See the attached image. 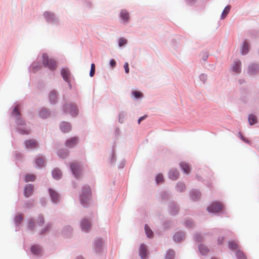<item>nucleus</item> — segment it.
Listing matches in <instances>:
<instances>
[{"instance_id":"f257e3e1","label":"nucleus","mask_w":259,"mask_h":259,"mask_svg":"<svg viewBox=\"0 0 259 259\" xmlns=\"http://www.w3.org/2000/svg\"><path fill=\"white\" fill-rule=\"evenodd\" d=\"M91 196V190L89 186H85L80 195V202L84 206H87L90 203V200Z\"/></svg>"},{"instance_id":"f03ea898","label":"nucleus","mask_w":259,"mask_h":259,"mask_svg":"<svg viewBox=\"0 0 259 259\" xmlns=\"http://www.w3.org/2000/svg\"><path fill=\"white\" fill-rule=\"evenodd\" d=\"M42 64L45 67L49 68L51 70L53 71L57 67L56 61L52 58H49L47 55L42 56Z\"/></svg>"},{"instance_id":"7ed1b4c3","label":"nucleus","mask_w":259,"mask_h":259,"mask_svg":"<svg viewBox=\"0 0 259 259\" xmlns=\"http://www.w3.org/2000/svg\"><path fill=\"white\" fill-rule=\"evenodd\" d=\"M223 208V206L222 203L219 202H214L207 207V210L209 212L217 213L221 211Z\"/></svg>"},{"instance_id":"20e7f679","label":"nucleus","mask_w":259,"mask_h":259,"mask_svg":"<svg viewBox=\"0 0 259 259\" xmlns=\"http://www.w3.org/2000/svg\"><path fill=\"white\" fill-rule=\"evenodd\" d=\"M70 168L74 176L76 178L79 177L82 170L79 164L77 162H73L70 164Z\"/></svg>"},{"instance_id":"39448f33","label":"nucleus","mask_w":259,"mask_h":259,"mask_svg":"<svg viewBox=\"0 0 259 259\" xmlns=\"http://www.w3.org/2000/svg\"><path fill=\"white\" fill-rule=\"evenodd\" d=\"M65 111L69 113L72 116L75 117L78 113V109L75 106L70 104L66 105L64 107Z\"/></svg>"},{"instance_id":"423d86ee","label":"nucleus","mask_w":259,"mask_h":259,"mask_svg":"<svg viewBox=\"0 0 259 259\" xmlns=\"http://www.w3.org/2000/svg\"><path fill=\"white\" fill-rule=\"evenodd\" d=\"M22 122H23L20 121V119L17 117V131L21 134H28L29 131L23 126L24 125Z\"/></svg>"},{"instance_id":"0eeeda50","label":"nucleus","mask_w":259,"mask_h":259,"mask_svg":"<svg viewBox=\"0 0 259 259\" xmlns=\"http://www.w3.org/2000/svg\"><path fill=\"white\" fill-rule=\"evenodd\" d=\"M49 192L52 201L55 203H57L60 200L59 194L52 188H49Z\"/></svg>"},{"instance_id":"6e6552de","label":"nucleus","mask_w":259,"mask_h":259,"mask_svg":"<svg viewBox=\"0 0 259 259\" xmlns=\"http://www.w3.org/2000/svg\"><path fill=\"white\" fill-rule=\"evenodd\" d=\"M34 186L32 184H27L24 189V195L26 197L31 196L33 192Z\"/></svg>"},{"instance_id":"1a4fd4ad","label":"nucleus","mask_w":259,"mask_h":259,"mask_svg":"<svg viewBox=\"0 0 259 259\" xmlns=\"http://www.w3.org/2000/svg\"><path fill=\"white\" fill-rule=\"evenodd\" d=\"M81 228L83 231H89L91 229L90 221L87 219H83L80 223Z\"/></svg>"},{"instance_id":"9d476101","label":"nucleus","mask_w":259,"mask_h":259,"mask_svg":"<svg viewBox=\"0 0 259 259\" xmlns=\"http://www.w3.org/2000/svg\"><path fill=\"white\" fill-rule=\"evenodd\" d=\"M25 145L27 149H33L38 147L37 142L33 139L26 140L25 142Z\"/></svg>"},{"instance_id":"9b49d317","label":"nucleus","mask_w":259,"mask_h":259,"mask_svg":"<svg viewBox=\"0 0 259 259\" xmlns=\"http://www.w3.org/2000/svg\"><path fill=\"white\" fill-rule=\"evenodd\" d=\"M78 142V139L77 137H73L72 138H70L66 141L65 145L68 148H72L74 147L75 145L77 144V143Z\"/></svg>"},{"instance_id":"f8f14e48","label":"nucleus","mask_w":259,"mask_h":259,"mask_svg":"<svg viewBox=\"0 0 259 259\" xmlns=\"http://www.w3.org/2000/svg\"><path fill=\"white\" fill-rule=\"evenodd\" d=\"M61 75L65 81L69 82L70 72L68 69L63 68L61 71Z\"/></svg>"},{"instance_id":"ddd939ff","label":"nucleus","mask_w":259,"mask_h":259,"mask_svg":"<svg viewBox=\"0 0 259 259\" xmlns=\"http://www.w3.org/2000/svg\"><path fill=\"white\" fill-rule=\"evenodd\" d=\"M60 128L63 133L68 132L71 128L70 124L66 122H62L60 125Z\"/></svg>"},{"instance_id":"4468645a","label":"nucleus","mask_w":259,"mask_h":259,"mask_svg":"<svg viewBox=\"0 0 259 259\" xmlns=\"http://www.w3.org/2000/svg\"><path fill=\"white\" fill-rule=\"evenodd\" d=\"M35 164L38 167H41L45 165V160L41 156H38L35 160Z\"/></svg>"},{"instance_id":"2eb2a0df","label":"nucleus","mask_w":259,"mask_h":259,"mask_svg":"<svg viewBox=\"0 0 259 259\" xmlns=\"http://www.w3.org/2000/svg\"><path fill=\"white\" fill-rule=\"evenodd\" d=\"M179 176V172L176 169L171 170L169 172V177L172 180H177Z\"/></svg>"},{"instance_id":"dca6fc26","label":"nucleus","mask_w":259,"mask_h":259,"mask_svg":"<svg viewBox=\"0 0 259 259\" xmlns=\"http://www.w3.org/2000/svg\"><path fill=\"white\" fill-rule=\"evenodd\" d=\"M139 254L142 258H144L147 255V249L144 244H141L140 248Z\"/></svg>"},{"instance_id":"f3484780","label":"nucleus","mask_w":259,"mask_h":259,"mask_svg":"<svg viewBox=\"0 0 259 259\" xmlns=\"http://www.w3.org/2000/svg\"><path fill=\"white\" fill-rule=\"evenodd\" d=\"M57 99V94L56 92L53 91L49 94V100L52 103H55Z\"/></svg>"},{"instance_id":"a211bd4d","label":"nucleus","mask_w":259,"mask_h":259,"mask_svg":"<svg viewBox=\"0 0 259 259\" xmlns=\"http://www.w3.org/2000/svg\"><path fill=\"white\" fill-rule=\"evenodd\" d=\"M184 237V234L183 232H178L174 236V239L175 241H180Z\"/></svg>"},{"instance_id":"6ab92c4d","label":"nucleus","mask_w":259,"mask_h":259,"mask_svg":"<svg viewBox=\"0 0 259 259\" xmlns=\"http://www.w3.org/2000/svg\"><path fill=\"white\" fill-rule=\"evenodd\" d=\"M120 16L121 18L125 22H126L129 19V14L126 11L122 10L120 13Z\"/></svg>"},{"instance_id":"aec40b11","label":"nucleus","mask_w":259,"mask_h":259,"mask_svg":"<svg viewBox=\"0 0 259 259\" xmlns=\"http://www.w3.org/2000/svg\"><path fill=\"white\" fill-rule=\"evenodd\" d=\"M52 176L55 179L58 180L62 177L61 171L58 169H55L52 171Z\"/></svg>"},{"instance_id":"412c9836","label":"nucleus","mask_w":259,"mask_h":259,"mask_svg":"<svg viewBox=\"0 0 259 259\" xmlns=\"http://www.w3.org/2000/svg\"><path fill=\"white\" fill-rule=\"evenodd\" d=\"M180 165L181 168L183 169V170L186 174H189L190 172V166L187 163L182 162L180 163Z\"/></svg>"},{"instance_id":"4be33fe9","label":"nucleus","mask_w":259,"mask_h":259,"mask_svg":"<svg viewBox=\"0 0 259 259\" xmlns=\"http://www.w3.org/2000/svg\"><path fill=\"white\" fill-rule=\"evenodd\" d=\"M44 16L49 22L54 21L55 19L54 14L50 12H46L44 13Z\"/></svg>"},{"instance_id":"5701e85b","label":"nucleus","mask_w":259,"mask_h":259,"mask_svg":"<svg viewBox=\"0 0 259 259\" xmlns=\"http://www.w3.org/2000/svg\"><path fill=\"white\" fill-rule=\"evenodd\" d=\"M241 62L238 61L234 62L233 65V70L236 73H240L241 71L240 69Z\"/></svg>"},{"instance_id":"b1692460","label":"nucleus","mask_w":259,"mask_h":259,"mask_svg":"<svg viewBox=\"0 0 259 259\" xmlns=\"http://www.w3.org/2000/svg\"><path fill=\"white\" fill-rule=\"evenodd\" d=\"M249 51V45L246 40L243 42L241 53L242 55L246 54Z\"/></svg>"},{"instance_id":"393cba45","label":"nucleus","mask_w":259,"mask_h":259,"mask_svg":"<svg viewBox=\"0 0 259 259\" xmlns=\"http://www.w3.org/2000/svg\"><path fill=\"white\" fill-rule=\"evenodd\" d=\"M259 69V67L257 64H252L249 68V72L251 74L256 73Z\"/></svg>"},{"instance_id":"a878e982","label":"nucleus","mask_w":259,"mask_h":259,"mask_svg":"<svg viewBox=\"0 0 259 259\" xmlns=\"http://www.w3.org/2000/svg\"><path fill=\"white\" fill-rule=\"evenodd\" d=\"M103 242L101 239H98L95 243V248L97 252H99L102 246Z\"/></svg>"},{"instance_id":"bb28decb","label":"nucleus","mask_w":259,"mask_h":259,"mask_svg":"<svg viewBox=\"0 0 259 259\" xmlns=\"http://www.w3.org/2000/svg\"><path fill=\"white\" fill-rule=\"evenodd\" d=\"M39 115L42 118H46L50 115V113L45 108L42 109L39 112Z\"/></svg>"},{"instance_id":"cd10ccee","label":"nucleus","mask_w":259,"mask_h":259,"mask_svg":"<svg viewBox=\"0 0 259 259\" xmlns=\"http://www.w3.org/2000/svg\"><path fill=\"white\" fill-rule=\"evenodd\" d=\"M36 179L35 175L33 174H27L25 177V181L26 182L34 181Z\"/></svg>"},{"instance_id":"c85d7f7f","label":"nucleus","mask_w":259,"mask_h":259,"mask_svg":"<svg viewBox=\"0 0 259 259\" xmlns=\"http://www.w3.org/2000/svg\"><path fill=\"white\" fill-rule=\"evenodd\" d=\"M248 121L250 125H253L256 123L257 118L255 115L253 114H250L248 116Z\"/></svg>"},{"instance_id":"c756f323","label":"nucleus","mask_w":259,"mask_h":259,"mask_svg":"<svg viewBox=\"0 0 259 259\" xmlns=\"http://www.w3.org/2000/svg\"><path fill=\"white\" fill-rule=\"evenodd\" d=\"M32 252L34 254H39L41 252V248L38 246H33L31 248Z\"/></svg>"},{"instance_id":"7c9ffc66","label":"nucleus","mask_w":259,"mask_h":259,"mask_svg":"<svg viewBox=\"0 0 259 259\" xmlns=\"http://www.w3.org/2000/svg\"><path fill=\"white\" fill-rule=\"evenodd\" d=\"M230 9H231V6L229 5L227 6V7H225V8L224 9V10L222 14L221 17H222V19H224L226 17V16L228 14L229 12L230 11Z\"/></svg>"},{"instance_id":"2f4dec72","label":"nucleus","mask_w":259,"mask_h":259,"mask_svg":"<svg viewBox=\"0 0 259 259\" xmlns=\"http://www.w3.org/2000/svg\"><path fill=\"white\" fill-rule=\"evenodd\" d=\"M199 249L200 253L202 254H205L206 253H207L208 252V248L204 245H200L199 247Z\"/></svg>"},{"instance_id":"473e14b6","label":"nucleus","mask_w":259,"mask_h":259,"mask_svg":"<svg viewBox=\"0 0 259 259\" xmlns=\"http://www.w3.org/2000/svg\"><path fill=\"white\" fill-rule=\"evenodd\" d=\"M145 230L148 237L152 236L153 232L147 225L145 226Z\"/></svg>"},{"instance_id":"72a5a7b5","label":"nucleus","mask_w":259,"mask_h":259,"mask_svg":"<svg viewBox=\"0 0 259 259\" xmlns=\"http://www.w3.org/2000/svg\"><path fill=\"white\" fill-rule=\"evenodd\" d=\"M175 257V252L174 250H169L166 253V259H174Z\"/></svg>"},{"instance_id":"f704fd0d","label":"nucleus","mask_w":259,"mask_h":259,"mask_svg":"<svg viewBox=\"0 0 259 259\" xmlns=\"http://www.w3.org/2000/svg\"><path fill=\"white\" fill-rule=\"evenodd\" d=\"M68 155V152L65 150H60L58 152V155L60 157L62 158H66Z\"/></svg>"},{"instance_id":"c9c22d12","label":"nucleus","mask_w":259,"mask_h":259,"mask_svg":"<svg viewBox=\"0 0 259 259\" xmlns=\"http://www.w3.org/2000/svg\"><path fill=\"white\" fill-rule=\"evenodd\" d=\"M45 220L42 215H39L36 220V225L41 226L44 224Z\"/></svg>"},{"instance_id":"e433bc0d","label":"nucleus","mask_w":259,"mask_h":259,"mask_svg":"<svg viewBox=\"0 0 259 259\" xmlns=\"http://www.w3.org/2000/svg\"><path fill=\"white\" fill-rule=\"evenodd\" d=\"M156 181L157 184L160 183L163 181V177L161 174H159L157 175Z\"/></svg>"},{"instance_id":"4c0bfd02","label":"nucleus","mask_w":259,"mask_h":259,"mask_svg":"<svg viewBox=\"0 0 259 259\" xmlns=\"http://www.w3.org/2000/svg\"><path fill=\"white\" fill-rule=\"evenodd\" d=\"M229 246L231 249H235L238 247V244L235 241H231L229 243Z\"/></svg>"},{"instance_id":"58836bf2","label":"nucleus","mask_w":259,"mask_h":259,"mask_svg":"<svg viewBox=\"0 0 259 259\" xmlns=\"http://www.w3.org/2000/svg\"><path fill=\"white\" fill-rule=\"evenodd\" d=\"M236 256H237L238 259H246V256L244 255V254L241 251L237 252Z\"/></svg>"},{"instance_id":"ea45409f","label":"nucleus","mask_w":259,"mask_h":259,"mask_svg":"<svg viewBox=\"0 0 259 259\" xmlns=\"http://www.w3.org/2000/svg\"><path fill=\"white\" fill-rule=\"evenodd\" d=\"M95 72V65L94 63L91 64V68L90 72V75L91 77H93Z\"/></svg>"},{"instance_id":"a19ab883","label":"nucleus","mask_w":259,"mask_h":259,"mask_svg":"<svg viewBox=\"0 0 259 259\" xmlns=\"http://www.w3.org/2000/svg\"><path fill=\"white\" fill-rule=\"evenodd\" d=\"M133 95L136 98H139L142 97L143 94L140 92L138 91H134L133 92Z\"/></svg>"},{"instance_id":"79ce46f5","label":"nucleus","mask_w":259,"mask_h":259,"mask_svg":"<svg viewBox=\"0 0 259 259\" xmlns=\"http://www.w3.org/2000/svg\"><path fill=\"white\" fill-rule=\"evenodd\" d=\"M127 43V40L124 38H121L119 40V46L121 47Z\"/></svg>"},{"instance_id":"37998d69","label":"nucleus","mask_w":259,"mask_h":259,"mask_svg":"<svg viewBox=\"0 0 259 259\" xmlns=\"http://www.w3.org/2000/svg\"><path fill=\"white\" fill-rule=\"evenodd\" d=\"M178 188L180 191H182L185 189V186L183 183H179Z\"/></svg>"},{"instance_id":"c03bdc74","label":"nucleus","mask_w":259,"mask_h":259,"mask_svg":"<svg viewBox=\"0 0 259 259\" xmlns=\"http://www.w3.org/2000/svg\"><path fill=\"white\" fill-rule=\"evenodd\" d=\"M34 226V222L33 221H32V220L30 221L29 222L28 227L30 229H33Z\"/></svg>"},{"instance_id":"a18cd8bd","label":"nucleus","mask_w":259,"mask_h":259,"mask_svg":"<svg viewBox=\"0 0 259 259\" xmlns=\"http://www.w3.org/2000/svg\"><path fill=\"white\" fill-rule=\"evenodd\" d=\"M124 68L125 73H128L129 72V68H128V64L127 63H125L124 64Z\"/></svg>"},{"instance_id":"49530a36","label":"nucleus","mask_w":259,"mask_h":259,"mask_svg":"<svg viewBox=\"0 0 259 259\" xmlns=\"http://www.w3.org/2000/svg\"><path fill=\"white\" fill-rule=\"evenodd\" d=\"M110 64L112 67H114L116 65V61L114 59H111L110 61Z\"/></svg>"},{"instance_id":"de8ad7c7","label":"nucleus","mask_w":259,"mask_h":259,"mask_svg":"<svg viewBox=\"0 0 259 259\" xmlns=\"http://www.w3.org/2000/svg\"><path fill=\"white\" fill-rule=\"evenodd\" d=\"M202 239V236L200 234H196L195 235V240L197 241H200Z\"/></svg>"},{"instance_id":"09e8293b","label":"nucleus","mask_w":259,"mask_h":259,"mask_svg":"<svg viewBox=\"0 0 259 259\" xmlns=\"http://www.w3.org/2000/svg\"><path fill=\"white\" fill-rule=\"evenodd\" d=\"M23 220V217L21 214L17 215V223L20 222Z\"/></svg>"},{"instance_id":"8fccbe9b","label":"nucleus","mask_w":259,"mask_h":259,"mask_svg":"<svg viewBox=\"0 0 259 259\" xmlns=\"http://www.w3.org/2000/svg\"><path fill=\"white\" fill-rule=\"evenodd\" d=\"M224 242V238H219L218 239V243L220 245L222 244Z\"/></svg>"},{"instance_id":"3c124183","label":"nucleus","mask_w":259,"mask_h":259,"mask_svg":"<svg viewBox=\"0 0 259 259\" xmlns=\"http://www.w3.org/2000/svg\"><path fill=\"white\" fill-rule=\"evenodd\" d=\"M50 228V227L49 226H47L45 229L44 230H43L42 231H41L40 232V234H44V233H45L46 232H47L49 229Z\"/></svg>"},{"instance_id":"603ef678","label":"nucleus","mask_w":259,"mask_h":259,"mask_svg":"<svg viewBox=\"0 0 259 259\" xmlns=\"http://www.w3.org/2000/svg\"><path fill=\"white\" fill-rule=\"evenodd\" d=\"M147 117L146 115H145V116H143L142 117H141L139 119H138V123L140 124V122H141V121H142L143 120H144L146 117Z\"/></svg>"},{"instance_id":"864d4df0","label":"nucleus","mask_w":259,"mask_h":259,"mask_svg":"<svg viewBox=\"0 0 259 259\" xmlns=\"http://www.w3.org/2000/svg\"><path fill=\"white\" fill-rule=\"evenodd\" d=\"M192 224V223L191 221H188L186 222V226L188 227H191V225Z\"/></svg>"},{"instance_id":"5fc2aeb1","label":"nucleus","mask_w":259,"mask_h":259,"mask_svg":"<svg viewBox=\"0 0 259 259\" xmlns=\"http://www.w3.org/2000/svg\"><path fill=\"white\" fill-rule=\"evenodd\" d=\"M241 139H242L243 141H244L245 142H246V143H249V141H248V140H247L245 139V138L243 137V136H242V135H241Z\"/></svg>"},{"instance_id":"6e6d98bb","label":"nucleus","mask_w":259,"mask_h":259,"mask_svg":"<svg viewBox=\"0 0 259 259\" xmlns=\"http://www.w3.org/2000/svg\"><path fill=\"white\" fill-rule=\"evenodd\" d=\"M15 113H16V106L14 108L13 114H14Z\"/></svg>"},{"instance_id":"4d7b16f0","label":"nucleus","mask_w":259,"mask_h":259,"mask_svg":"<svg viewBox=\"0 0 259 259\" xmlns=\"http://www.w3.org/2000/svg\"><path fill=\"white\" fill-rule=\"evenodd\" d=\"M188 1L189 2H192V1H193L194 0H188Z\"/></svg>"},{"instance_id":"13d9d810","label":"nucleus","mask_w":259,"mask_h":259,"mask_svg":"<svg viewBox=\"0 0 259 259\" xmlns=\"http://www.w3.org/2000/svg\"><path fill=\"white\" fill-rule=\"evenodd\" d=\"M17 115H18V114H19V112H18V110H17Z\"/></svg>"},{"instance_id":"bf43d9fd","label":"nucleus","mask_w":259,"mask_h":259,"mask_svg":"<svg viewBox=\"0 0 259 259\" xmlns=\"http://www.w3.org/2000/svg\"><path fill=\"white\" fill-rule=\"evenodd\" d=\"M212 259H217V258H212Z\"/></svg>"}]
</instances>
